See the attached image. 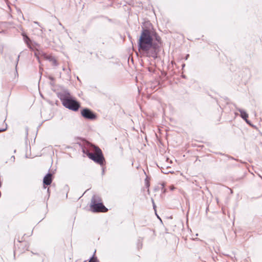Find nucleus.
Wrapping results in <instances>:
<instances>
[{
    "instance_id": "f257e3e1",
    "label": "nucleus",
    "mask_w": 262,
    "mask_h": 262,
    "mask_svg": "<svg viewBox=\"0 0 262 262\" xmlns=\"http://www.w3.org/2000/svg\"><path fill=\"white\" fill-rule=\"evenodd\" d=\"M138 47L139 50L142 51L145 56L156 58L160 46L154 42L150 31L143 28L138 41Z\"/></svg>"
},
{
    "instance_id": "f03ea898",
    "label": "nucleus",
    "mask_w": 262,
    "mask_h": 262,
    "mask_svg": "<svg viewBox=\"0 0 262 262\" xmlns=\"http://www.w3.org/2000/svg\"><path fill=\"white\" fill-rule=\"evenodd\" d=\"M82 152L88 157L101 166L105 164V159L101 150L98 146L88 144L82 148Z\"/></svg>"
},
{
    "instance_id": "7ed1b4c3",
    "label": "nucleus",
    "mask_w": 262,
    "mask_h": 262,
    "mask_svg": "<svg viewBox=\"0 0 262 262\" xmlns=\"http://www.w3.org/2000/svg\"><path fill=\"white\" fill-rule=\"evenodd\" d=\"M58 98L61 100L62 105L73 111H77L80 107V103L72 96L68 90L57 93Z\"/></svg>"
},
{
    "instance_id": "20e7f679",
    "label": "nucleus",
    "mask_w": 262,
    "mask_h": 262,
    "mask_svg": "<svg viewBox=\"0 0 262 262\" xmlns=\"http://www.w3.org/2000/svg\"><path fill=\"white\" fill-rule=\"evenodd\" d=\"M100 201L99 197L95 195L92 196L90 204V209L93 212H106L107 210V209L102 202H99Z\"/></svg>"
},
{
    "instance_id": "39448f33",
    "label": "nucleus",
    "mask_w": 262,
    "mask_h": 262,
    "mask_svg": "<svg viewBox=\"0 0 262 262\" xmlns=\"http://www.w3.org/2000/svg\"><path fill=\"white\" fill-rule=\"evenodd\" d=\"M81 116L85 119L89 120H94L96 118L97 116L91 110L88 108H84L81 110Z\"/></svg>"
},
{
    "instance_id": "423d86ee",
    "label": "nucleus",
    "mask_w": 262,
    "mask_h": 262,
    "mask_svg": "<svg viewBox=\"0 0 262 262\" xmlns=\"http://www.w3.org/2000/svg\"><path fill=\"white\" fill-rule=\"evenodd\" d=\"M21 35L23 37V40L24 42L26 43L28 47L31 49L33 50V45H38V44L35 42H33L32 40L29 38V37L25 33L23 32L21 33Z\"/></svg>"
},
{
    "instance_id": "0eeeda50",
    "label": "nucleus",
    "mask_w": 262,
    "mask_h": 262,
    "mask_svg": "<svg viewBox=\"0 0 262 262\" xmlns=\"http://www.w3.org/2000/svg\"><path fill=\"white\" fill-rule=\"evenodd\" d=\"M52 174L48 172L43 179V188H46V186L50 185L52 182Z\"/></svg>"
},
{
    "instance_id": "6e6552de",
    "label": "nucleus",
    "mask_w": 262,
    "mask_h": 262,
    "mask_svg": "<svg viewBox=\"0 0 262 262\" xmlns=\"http://www.w3.org/2000/svg\"><path fill=\"white\" fill-rule=\"evenodd\" d=\"M44 57L47 60L51 62L53 66H57L58 65L57 61L54 57H53L52 56L46 55H45Z\"/></svg>"
},
{
    "instance_id": "1a4fd4ad",
    "label": "nucleus",
    "mask_w": 262,
    "mask_h": 262,
    "mask_svg": "<svg viewBox=\"0 0 262 262\" xmlns=\"http://www.w3.org/2000/svg\"><path fill=\"white\" fill-rule=\"evenodd\" d=\"M237 110L240 113L241 117L243 120H246L248 118V114L243 110L237 108Z\"/></svg>"
},
{
    "instance_id": "9d476101",
    "label": "nucleus",
    "mask_w": 262,
    "mask_h": 262,
    "mask_svg": "<svg viewBox=\"0 0 262 262\" xmlns=\"http://www.w3.org/2000/svg\"><path fill=\"white\" fill-rule=\"evenodd\" d=\"M155 39L157 42H155L156 43H157L158 45L159 46V44L161 43V38L159 36L157 35L156 34H155Z\"/></svg>"
},
{
    "instance_id": "9b49d317",
    "label": "nucleus",
    "mask_w": 262,
    "mask_h": 262,
    "mask_svg": "<svg viewBox=\"0 0 262 262\" xmlns=\"http://www.w3.org/2000/svg\"><path fill=\"white\" fill-rule=\"evenodd\" d=\"M142 246V242L141 239H139L137 243V247L138 249H139L141 248Z\"/></svg>"
},
{
    "instance_id": "f8f14e48",
    "label": "nucleus",
    "mask_w": 262,
    "mask_h": 262,
    "mask_svg": "<svg viewBox=\"0 0 262 262\" xmlns=\"http://www.w3.org/2000/svg\"><path fill=\"white\" fill-rule=\"evenodd\" d=\"M89 262H99V261L96 257H94V256H93L91 258V259L89 260Z\"/></svg>"
},
{
    "instance_id": "ddd939ff",
    "label": "nucleus",
    "mask_w": 262,
    "mask_h": 262,
    "mask_svg": "<svg viewBox=\"0 0 262 262\" xmlns=\"http://www.w3.org/2000/svg\"><path fill=\"white\" fill-rule=\"evenodd\" d=\"M244 120L246 121V122L247 124H249V125H252V124H251V123L250 121L249 120H248V118H247V119H246V120Z\"/></svg>"
},
{
    "instance_id": "4468645a",
    "label": "nucleus",
    "mask_w": 262,
    "mask_h": 262,
    "mask_svg": "<svg viewBox=\"0 0 262 262\" xmlns=\"http://www.w3.org/2000/svg\"><path fill=\"white\" fill-rule=\"evenodd\" d=\"M34 54H35V56L36 57L37 59H38L39 62H40L39 56L37 55V54L36 52Z\"/></svg>"
},
{
    "instance_id": "2eb2a0df",
    "label": "nucleus",
    "mask_w": 262,
    "mask_h": 262,
    "mask_svg": "<svg viewBox=\"0 0 262 262\" xmlns=\"http://www.w3.org/2000/svg\"><path fill=\"white\" fill-rule=\"evenodd\" d=\"M19 55H18L17 57V61H16V68L17 67V64H18V61H19Z\"/></svg>"
},
{
    "instance_id": "dca6fc26",
    "label": "nucleus",
    "mask_w": 262,
    "mask_h": 262,
    "mask_svg": "<svg viewBox=\"0 0 262 262\" xmlns=\"http://www.w3.org/2000/svg\"><path fill=\"white\" fill-rule=\"evenodd\" d=\"M146 180H147V178L145 179V181H146ZM146 186L147 187H149V183L147 181H146Z\"/></svg>"
},
{
    "instance_id": "f3484780",
    "label": "nucleus",
    "mask_w": 262,
    "mask_h": 262,
    "mask_svg": "<svg viewBox=\"0 0 262 262\" xmlns=\"http://www.w3.org/2000/svg\"><path fill=\"white\" fill-rule=\"evenodd\" d=\"M7 129V128H0V133L5 131Z\"/></svg>"
},
{
    "instance_id": "a211bd4d",
    "label": "nucleus",
    "mask_w": 262,
    "mask_h": 262,
    "mask_svg": "<svg viewBox=\"0 0 262 262\" xmlns=\"http://www.w3.org/2000/svg\"><path fill=\"white\" fill-rule=\"evenodd\" d=\"M49 79L51 80V81H54V77H52V76H50L49 77Z\"/></svg>"
},
{
    "instance_id": "6ab92c4d",
    "label": "nucleus",
    "mask_w": 262,
    "mask_h": 262,
    "mask_svg": "<svg viewBox=\"0 0 262 262\" xmlns=\"http://www.w3.org/2000/svg\"><path fill=\"white\" fill-rule=\"evenodd\" d=\"M189 57V54H187L186 55L185 57V59L187 60L188 58Z\"/></svg>"
},
{
    "instance_id": "aec40b11",
    "label": "nucleus",
    "mask_w": 262,
    "mask_h": 262,
    "mask_svg": "<svg viewBox=\"0 0 262 262\" xmlns=\"http://www.w3.org/2000/svg\"><path fill=\"white\" fill-rule=\"evenodd\" d=\"M152 203H153V207H154V208L155 209V207H156V206L155 205V203H154V200L152 199Z\"/></svg>"
},
{
    "instance_id": "412c9836",
    "label": "nucleus",
    "mask_w": 262,
    "mask_h": 262,
    "mask_svg": "<svg viewBox=\"0 0 262 262\" xmlns=\"http://www.w3.org/2000/svg\"><path fill=\"white\" fill-rule=\"evenodd\" d=\"M11 159H13V161H14L15 160V157L14 156H12L11 158Z\"/></svg>"
},
{
    "instance_id": "4be33fe9",
    "label": "nucleus",
    "mask_w": 262,
    "mask_h": 262,
    "mask_svg": "<svg viewBox=\"0 0 262 262\" xmlns=\"http://www.w3.org/2000/svg\"><path fill=\"white\" fill-rule=\"evenodd\" d=\"M104 168H103V169H102V174H104Z\"/></svg>"
},
{
    "instance_id": "5701e85b",
    "label": "nucleus",
    "mask_w": 262,
    "mask_h": 262,
    "mask_svg": "<svg viewBox=\"0 0 262 262\" xmlns=\"http://www.w3.org/2000/svg\"><path fill=\"white\" fill-rule=\"evenodd\" d=\"M34 23H35V24H37V25H39V23H38V22H37V21H34Z\"/></svg>"
},
{
    "instance_id": "b1692460",
    "label": "nucleus",
    "mask_w": 262,
    "mask_h": 262,
    "mask_svg": "<svg viewBox=\"0 0 262 262\" xmlns=\"http://www.w3.org/2000/svg\"><path fill=\"white\" fill-rule=\"evenodd\" d=\"M162 186H163V189H163V192H165V189H164V185H162Z\"/></svg>"
},
{
    "instance_id": "393cba45",
    "label": "nucleus",
    "mask_w": 262,
    "mask_h": 262,
    "mask_svg": "<svg viewBox=\"0 0 262 262\" xmlns=\"http://www.w3.org/2000/svg\"><path fill=\"white\" fill-rule=\"evenodd\" d=\"M185 66V64L184 63H183V64H182V68H184Z\"/></svg>"
},
{
    "instance_id": "a878e982",
    "label": "nucleus",
    "mask_w": 262,
    "mask_h": 262,
    "mask_svg": "<svg viewBox=\"0 0 262 262\" xmlns=\"http://www.w3.org/2000/svg\"><path fill=\"white\" fill-rule=\"evenodd\" d=\"M162 171L163 173H168L167 172H165V171H164L163 170Z\"/></svg>"
},
{
    "instance_id": "bb28decb",
    "label": "nucleus",
    "mask_w": 262,
    "mask_h": 262,
    "mask_svg": "<svg viewBox=\"0 0 262 262\" xmlns=\"http://www.w3.org/2000/svg\"><path fill=\"white\" fill-rule=\"evenodd\" d=\"M50 84H51V85H53V83H52V82H51V83H50Z\"/></svg>"
}]
</instances>
